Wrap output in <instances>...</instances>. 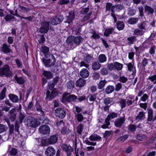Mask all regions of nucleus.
<instances>
[{
    "instance_id": "obj_1",
    "label": "nucleus",
    "mask_w": 156,
    "mask_h": 156,
    "mask_svg": "<svg viewBox=\"0 0 156 156\" xmlns=\"http://www.w3.org/2000/svg\"><path fill=\"white\" fill-rule=\"evenodd\" d=\"M45 57L47 58L42 59V62L46 67L53 66L55 64L56 60L54 56L51 54H46Z\"/></svg>"
},
{
    "instance_id": "obj_2",
    "label": "nucleus",
    "mask_w": 156,
    "mask_h": 156,
    "mask_svg": "<svg viewBox=\"0 0 156 156\" xmlns=\"http://www.w3.org/2000/svg\"><path fill=\"white\" fill-rule=\"evenodd\" d=\"M25 117V114L20 111L18 116V119L15 121V131L17 134L20 133L19 129L20 125L22 123Z\"/></svg>"
},
{
    "instance_id": "obj_3",
    "label": "nucleus",
    "mask_w": 156,
    "mask_h": 156,
    "mask_svg": "<svg viewBox=\"0 0 156 156\" xmlns=\"http://www.w3.org/2000/svg\"><path fill=\"white\" fill-rule=\"evenodd\" d=\"M83 38L80 36H77L75 37H68L67 40L70 42L72 41L74 43L76 46L79 45L83 41Z\"/></svg>"
},
{
    "instance_id": "obj_4",
    "label": "nucleus",
    "mask_w": 156,
    "mask_h": 156,
    "mask_svg": "<svg viewBox=\"0 0 156 156\" xmlns=\"http://www.w3.org/2000/svg\"><path fill=\"white\" fill-rule=\"evenodd\" d=\"M61 148L63 151L66 152L67 156H70L72 152L73 151V148L71 147L69 144H67L65 143L62 144L61 145Z\"/></svg>"
},
{
    "instance_id": "obj_5",
    "label": "nucleus",
    "mask_w": 156,
    "mask_h": 156,
    "mask_svg": "<svg viewBox=\"0 0 156 156\" xmlns=\"http://www.w3.org/2000/svg\"><path fill=\"white\" fill-rule=\"evenodd\" d=\"M63 99L67 102H69L76 101L77 97L73 94L70 95L69 93H65L63 95Z\"/></svg>"
},
{
    "instance_id": "obj_6",
    "label": "nucleus",
    "mask_w": 156,
    "mask_h": 156,
    "mask_svg": "<svg viewBox=\"0 0 156 156\" xmlns=\"http://www.w3.org/2000/svg\"><path fill=\"white\" fill-rule=\"evenodd\" d=\"M55 113L56 116L61 119L64 118L66 115V112L61 108H56Z\"/></svg>"
},
{
    "instance_id": "obj_7",
    "label": "nucleus",
    "mask_w": 156,
    "mask_h": 156,
    "mask_svg": "<svg viewBox=\"0 0 156 156\" xmlns=\"http://www.w3.org/2000/svg\"><path fill=\"white\" fill-rule=\"evenodd\" d=\"M49 22L44 21L41 24L40 32L41 33L45 34L47 32L49 29Z\"/></svg>"
},
{
    "instance_id": "obj_8",
    "label": "nucleus",
    "mask_w": 156,
    "mask_h": 156,
    "mask_svg": "<svg viewBox=\"0 0 156 156\" xmlns=\"http://www.w3.org/2000/svg\"><path fill=\"white\" fill-rule=\"evenodd\" d=\"M38 130L41 133L44 135L49 134L50 132L49 127L47 125L41 126L39 127Z\"/></svg>"
},
{
    "instance_id": "obj_9",
    "label": "nucleus",
    "mask_w": 156,
    "mask_h": 156,
    "mask_svg": "<svg viewBox=\"0 0 156 156\" xmlns=\"http://www.w3.org/2000/svg\"><path fill=\"white\" fill-rule=\"evenodd\" d=\"M126 120L125 116L123 117L118 118L114 121L115 126L118 128H121Z\"/></svg>"
},
{
    "instance_id": "obj_10",
    "label": "nucleus",
    "mask_w": 156,
    "mask_h": 156,
    "mask_svg": "<svg viewBox=\"0 0 156 156\" xmlns=\"http://www.w3.org/2000/svg\"><path fill=\"white\" fill-rule=\"evenodd\" d=\"M10 46L7 44H3L1 47V51L4 54L7 55L10 53H12V51L10 48Z\"/></svg>"
},
{
    "instance_id": "obj_11",
    "label": "nucleus",
    "mask_w": 156,
    "mask_h": 156,
    "mask_svg": "<svg viewBox=\"0 0 156 156\" xmlns=\"http://www.w3.org/2000/svg\"><path fill=\"white\" fill-rule=\"evenodd\" d=\"M25 120V123L28 126L35 127L36 126V121L33 118L28 117L26 118Z\"/></svg>"
},
{
    "instance_id": "obj_12",
    "label": "nucleus",
    "mask_w": 156,
    "mask_h": 156,
    "mask_svg": "<svg viewBox=\"0 0 156 156\" xmlns=\"http://www.w3.org/2000/svg\"><path fill=\"white\" fill-rule=\"evenodd\" d=\"M62 16L58 15L51 19V23L53 25H57L60 23L63 20Z\"/></svg>"
},
{
    "instance_id": "obj_13",
    "label": "nucleus",
    "mask_w": 156,
    "mask_h": 156,
    "mask_svg": "<svg viewBox=\"0 0 156 156\" xmlns=\"http://www.w3.org/2000/svg\"><path fill=\"white\" fill-rule=\"evenodd\" d=\"M16 108H12L9 112V117L12 122H14L16 119Z\"/></svg>"
},
{
    "instance_id": "obj_14",
    "label": "nucleus",
    "mask_w": 156,
    "mask_h": 156,
    "mask_svg": "<svg viewBox=\"0 0 156 156\" xmlns=\"http://www.w3.org/2000/svg\"><path fill=\"white\" fill-rule=\"evenodd\" d=\"M9 66L7 65L4 66L3 68H0V76H2L4 75L7 76L9 75Z\"/></svg>"
},
{
    "instance_id": "obj_15",
    "label": "nucleus",
    "mask_w": 156,
    "mask_h": 156,
    "mask_svg": "<svg viewBox=\"0 0 156 156\" xmlns=\"http://www.w3.org/2000/svg\"><path fill=\"white\" fill-rule=\"evenodd\" d=\"M56 153L55 149L52 146H49L46 148L45 154L47 156H53Z\"/></svg>"
},
{
    "instance_id": "obj_16",
    "label": "nucleus",
    "mask_w": 156,
    "mask_h": 156,
    "mask_svg": "<svg viewBox=\"0 0 156 156\" xmlns=\"http://www.w3.org/2000/svg\"><path fill=\"white\" fill-rule=\"evenodd\" d=\"M106 10H114L116 9H123V6L120 5H117L113 6L112 3H107L106 4Z\"/></svg>"
},
{
    "instance_id": "obj_17",
    "label": "nucleus",
    "mask_w": 156,
    "mask_h": 156,
    "mask_svg": "<svg viewBox=\"0 0 156 156\" xmlns=\"http://www.w3.org/2000/svg\"><path fill=\"white\" fill-rule=\"evenodd\" d=\"M58 135H54L51 136L47 140L48 143L52 145L55 144L57 141Z\"/></svg>"
},
{
    "instance_id": "obj_18",
    "label": "nucleus",
    "mask_w": 156,
    "mask_h": 156,
    "mask_svg": "<svg viewBox=\"0 0 156 156\" xmlns=\"http://www.w3.org/2000/svg\"><path fill=\"white\" fill-rule=\"evenodd\" d=\"M86 83V80L81 78H80L76 82V85L77 87L81 88L84 86Z\"/></svg>"
},
{
    "instance_id": "obj_19",
    "label": "nucleus",
    "mask_w": 156,
    "mask_h": 156,
    "mask_svg": "<svg viewBox=\"0 0 156 156\" xmlns=\"http://www.w3.org/2000/svg\"><path fill=\"white\" fill-rule=\"evenodd\" d=\"M89 71L86 69H83L80 73V75L82 78H86L89 76Z\"/></svg>"
},
{
    "instance_id": "obj_20",
    "label": "nucleus",
    "mask_w": 156,
    "mask_h": 156,
    "mask_svg": "<svg viewBox=\"0 0 156 156\" xmlns=\"http://www.w3.org/2000/svg\"><path fill=\"white\" fill-rule=\"evenodd\" d=\"M74 13L73 11H70L69 12V15L67 20L65 23H67L69 24L72 23L73 20L74 18Z\"/></svg>"
},
{
    "instance_id": "obj_21",
    "label": "nucleus",
    "mask_w": 156,
    "mask_h": 156,
    "mask_svg": "<svg viewBox=\"0 0 156 156\" xmlns=\"http://www.w3.org/2000/svg\"><path fill=\"white\" fill-rule=\"evenodd\" d=\"M9 98L11 101L13 103H17L19 100L18 97L15 94H10L8 95Z\"/></svg>"
},
{
    "instance_id": "obj_22",
    "label": "nucleus",
    "mask_w": 156,
    "mask_h": 156,
    "mask_svg": "<svg viewBox=\"0 0 156 156\" xmlns=\"http://www.w3.org/2000/svg\"><path fill=\"white\" fill-rule=\"evenodd\" d=\"M6 91V88L5 87L2 90L1 93H0V106L1 104H4V101H2L5 97V93Z\"/></svg>"
},
{
    "instance_id": "obj_23",
    "label": "nucleus",
    "mask_w": 156,
    "mask_h": 156,
    "mask_svg": "<svg viewBox=\"0 0 156 156\" xmlns=\"http://www.w3.org/2000/svg\"><path fill=\"white\" fill-rule=\"evenodd\" d=\"M101 65L98 61L94 62L92 63V68L94 71L99 69L101 67Z\"/></svg>"
},
{
    "instance_id": "obj_24",
    "label": "nucleus",
    "mask_w": 156,
    "mask_h": 156,
    "mask_svg": "<svg viewBox=\"0 0 156 156\" xmlns=\"http://www.w3.org/2000/svg\"><path fill=\"white\" fill-rule=\"evenodd\" d=\"M145 112H140L137 115L135 119L138 121L142 120L145 119Z\"/></svg>"
},
{
    "instance_id": "obj_25",
    "label": "nucleus",
    "mask_w": 156,
    "mask_h": 156,
    "mask_svg": "<svg viewBox=\"0 0 156 156\" xmlns=\"http://www.w3.org/2000/svg\"><path fill=\"white\" fill-rule=\"evenodd\" d=\"M128 67V70L130 71H132L133 73L132 74H135L136 70L134 66L131 63H129L126 64Z\"/></svg>"
},
{
    "instance_id": "obj_26",
    "label": "nucleus",
    "mask_w": 156,
    "mask_h": 156,
    "mask_svg": "<svg viewBox=\"0 0 156 156\" xmlns=\"http://www.w3.org/2000/svg\"><path fill=\"white\" fill-rule=\"evenodd\" d=\"M75 83L72 80L68 81L66 83V86L68 90H72L74 87Z\"/></svg>"
},
{
    "instance_id": "obj_27",
    "label": "nucleus",
    "mask_w": 156,
    "mask_h": 156,
    "mask_svg": "<svg viewBox=\"0 0 156 156\" xmlns=\"http://www.w3.org/2000/svg\"><path fill=\"white\" fill-rule=\"evenodd\" d=\"M115 89V87L113 86L108 85L105 89V91L106 94H109L113 92Z\"/></svg>"
},
{
    "instance_id": "obj_28",
    "label": "nucleus",
    "mask_w": 156,
    "mask_h": 156,
    "mask_svg": "<svg viewBox=\"0 0 156 156\" xmlns=\"http://www.w3.org/2000/svg\"><path fill=\"white\" fill-rule=\"evenodd\" d=\"M114 29L115 28L113 27L106 29L104 33V35L106 37H108L110 34L113 33Z\"/></svg>"
},
{
    "instance_id": "obj_29",
    "label": "nucleus",
    "mask_w": 156,
    "mask_h": 156,
    "mask_svg": "<svg viewBox=\"0 0 156 156\" xmlns=\"http://www.w3.org/2000/svg\"><path fill=\"white\" fill-rule=\"evenodd\" d=\"M117 28L119 30H122L124 28L125 25L124 23L121 21H119L116 23Z\"/></svg>"
},
{
    "instance_id": "obj_30",
    "label": "nucleus",
    "mask_w": 156,
    "mask_h": 156,
    "mask_svg": "<svg viewBox=\"0 0 156 156\" xmlns=\"http://www.w3.org/2000/svg\"><path fill=\"white\" fill-rule=\"evenodd\" d=\"M148 118L147 120L148 121H153L154 117L153 115V110L151 109L148 108Z\"/></svg>"
},
{
    "instance_id": "obj_31",
    "label": "nucleus",
    "mask_w": 156,
    "mask_h": 156,
    "mask_svg": "<svg viewBox=\"0 0 156 156\" xmlns=\"http://www.w3.org/2000/svg\"><path fill=\"white\" fill-rule=\"evenodd\" d=\"M114 68L117 71H120L123 68V65L117 62H114Z\"/></svg>"
},
{
    "instance_id": "obj_32",
    "label": "nucleus",
    "mask_w": 156,
    "mask_h": 156,
    "mask_svg": "<svg viewBox=\"0 0 156 156\" xmlns=\"http://www.w3.org/2000/svg\"><path fill=\"white\" fill-rule=\"evenodd\" d=\"M61 132L62 135L68 134L71 133V130L66 126H64L62 129Z\"/></svg>"
},
{
    "instance_id": "obj_33",
    "label": "nucleus",
    "mask_w": 156,
    "mask_h": 156,
    "mask_svg": "<svg viewBox=\"0 0 156 156\" xmlns=\"http://www.w3.org/2000/svg\"><path fill=\"white\" fill-rule=\"evenodd\" d=\"M98 60L99 62L101 63H103L106 61L107 57L104 54H100L98 56Z\"/></svg>"
},
{
    "instance_id": "obj_34",
    "label": "nucleus",
    "mask_w": 156,
    "mask_h": 156,
    "mask_svg": "<svg viewBox=\"0 0 156 156\" xmlns=\"http://www.w3.org/2000/svg\"><path fill=\"white\" fill-rule=\"evenodd\" d=\"M107 83V81L105 80H101L98 84V88L99 89H102Z\"/></svg>"
},
{
    "instance_id": "obj_35",
    "label": "nucleus",
    "mask_w": 156,
    "mask_h": 156,
    "mask_svg": "<svg viewBox=\"0 0 156 156\" xmlns=\"http://www.w3.org/2000/svg\"><path fill=\"white\" fill-rule=\"evenodd\" d=\"M144 31L141 30L139 28H136L134 30L133 34L136 35L141 36L144 34Z\"/></svg>"
},
{
    "instance_id": "obj_36",
    "label": "nucleus",
    "mask_w": 156,
    "mask_h": 156,
    "mask_svg": "<svg viewBox=\"0 0 156 156\" xmlns=\"http://www.w3.org/2000/svg\"><path fill=\"white\" fill-rule=\"evenodd\" d=\"M101 139V137L96 134H94L91 135L89 137V140L91 141L98 140Z\"/></svg>"
},
{
    "instance_id": "obj_37",
    "label": "nucleus",
    "mask_w": 156,
    "mask_h": 156,
    "mask_svg": "<svg viewBox=\"0 0 156 156\" xmlns=\"http://www.w3.org/2000/svg\"><path fill=\"white\" fill-rule=\"evenodd\" d=\"M138 20V19L137 18H131L128 20L127 23L133 25L136 24Z\"/></svg>"
},
{
    "instance_id": "obj_38",
    "label": "nucleus",
    "mask_w": 156,
    "mask_h": 156,
    "mask_svg": "<svg viewBox=\"0 0 156 156\" xmlns=\"http://www.w3.org/2000/svg\"><path fill=\"white\" fill-rule=\"evenodd\" d=\"M9 137L10 136H12V135L14 133L16 134H17L15 131V128H14V126L13 124L11 125H9Z\"/></svg>"
},
{
    "instance_id": "obj_39",
    "label": "nucleus",
    "mask_w": 156,
    "mask_h": 156,
    "mask_svg": "<svg viewBox=\"0 0 156 156\" xmlns=\"http://www.w3.org/2000/svg\"><path fill=\"white\" fill-rule=\"evenodd\" d=\"M136 139L140 141L144 140L147 138V136L144 134H140L136 136Z\"/></svg>"
},
{
    "instance_id": "obj_40",
    "label": "nucleus",
    "mask_w": 156,
    "mask_h": 156,
    "mask_svg": "<svg viewBox=\"0 0 156 156\" xmlns=\"http://www.w3.org/2000/svg\"><path fill=\"white\" fill-rule=\"evenodd\" d=\"M128 42L127 44L128 45H130L133 44L134 42L136 41V37L134 36H132L131 37H128L127 38Z\"/></svg>"
},
{
    "instance_id": "obj_41",
    "label": "nucleus",
    "mask_w": 156,
    "mask_h": 156,
    "mask_svg": "<svg viewBox=\"0 0 156 156\" xmlns=\"http://www.w3.org/2000/svg\"><path fill=\"white\" fill-rule=\"evenodd\" d=\"M75 116L79 122H81L83 119V115L81 114H77L76 112H75Z\"/></svg>"
},
{
    "instance_id": "obj_42",
    "label": "nucleus",
    "mask_w": 156,
    "mask_h": 156,
    "mask_svg": "<svg viewBox=\"0 0 156 156\" xmlns=\"http://www.w3.org/2000/svg\"><path fill=\"white\" fill-rule=\"evenodd\" d=\"M43 74L47 79H50L53 77V75L50 71H44Z\"/></svg>"
},
{
    "instance_id": "obj_43",
    "label": "nucleus",
    "mask_w": 156,
    "mask_h": 156,
    "mask_svg": "<svg viewBox=\"0 0 156 156\" xmlns=\"http://www.w3.org/2000/svg\"><path fill=\"white\" fill-rule=\"evenodd\" d=\"M84 125L83 124L80 123L77 127V133L81 134L83 130Z\"/></svg>"
},
{
    "instance_id": "obj_44",
    "label": "nucleus",
    "mask_w": 156,
    "mask_h": 156,
    "mask_svg": "<svg viewBox=\"0 0 156 156\" xmlns=\"http://www.w3.org/2000/svg\"><path fill=\"white\" fill-rule=\"evenodd\" d=\"M41 51L44 54L45 56V54H49V53H48V52L49 51V48L46 46H42L41 48Z\"/></svg>"
},
{
    "instance_id": "obj_45",
    "label": "nucleus",
    "mask_w": 156,
    "mask_h": 156,
    "mask_svg": "<svg viewBox=\"0 0 156 156\" xmlns=\"http://www.w3.org/2000/svg\"><path fill=\"white\" fill-rule=\"evenodd\" d=\"M87 98L89 99V101L92 102V103L96 100V94H89Z\"/></svg>"
},
{
    "instance_id": "obj_46",
    "label": "nucleus",
    "mask_w": 156,
    "mask_h": 156,
    "mask_svg": "<svg viewBox=\"0 0 156 156\" xmlns=\"http://www.w3.org/2000/svg\"><path fill=\"white\" fill-rule=\"evenodd\" d=\"M100 73L102 75H106L108 74V71L106 68H103L100 70Z\"/></svg>"
},
{
    "instance_id": "obj_47",
    "label": "nucleus",
    "mask_w": 156,
    "mask_h": 156,
    "mask_svg": "<svg viewBox=\"0 0 156 156\" xmlns=\"http://www.w3.org/2000/svg\"><path fill=\"white\" fill-rule=\"evenodd\" d=\"M15 80L17 82L20 84H22L24 82V80L22 77H17L16 76Z\"/></svg>"
},
{
    "instance_id": "obj_48",
    "label": "nucleus",
    "mask_w": 156,
    "mask_h": 156,
    "mask_svg": "<svg viewBox=\"0 0 156 156\" xmlns=\"http://www.w3.org/2000/svg\"><path fill=\"white\" fill-rule=\"evenodd\" d=\"M136 126L134 124H130L129 125L128 129L129 131L131 132H134L136 131Z\"/></svg>"
},
{
    "instance_id": "obj_49",
    "label": "nucleus",
    "mask_w": 156,
    "mask_h": 156,
    "mask_svg": "<svg viewBox=\"0 0 156 156\" xmlns=\"http://www.w3.org/2000/svg\"><path fill=\"white\" fill-rule=\"evenodd\" d=\"M129 136V135L125 134L124 135L119 137L118 139L119 141L123 142L128 138Z\"/></svg>"
},
{
    "instance_id": "obj_50",
    "label": "nucleus",
    "mask_w": 156,
    "mask_h": 156,
    "mask_svg": "<svg viewBox=\"0 0 156 156\" xmlns=\"http://www.w3.org/2000/svg\"><path fill=\"white\" fill-rule=\"evenodd\" d=\"M149 59L144 58L142 60L141 64L143 67H145L148 64Z\"/></svg>"
},
{
    "instance_id": "obj_51",
    "label": "nucleus",
    "mask_w": 156,
    "mask_h": 156,
    "mask_svg": "<svg viewBox=\"0 0 156 156\" xmlns=\"http://www.w3.org/2000/svg\"><path fill=\"white\" fill-rule=\"evenodd\" d=\"M92 56L90 55H87L85 57V60L87 63H89L92 61Z\"/></svg>"
},
{
    "instance_id": "obj_52",
    "label": "nucleus",
    "mask_w": 156,
    "mask_h": 156,
    "mask_svg": "<svg viewBox=\"0 0 156 156\" xmlns=\"http://www.w3.org/2000/svg\"><path fill=\"white\" fill-rule=\"evenodd\" d=\"M118 114L117 113H115L114 112H110L108 115L107 117L108 118L114 119L116 118L117 117Z\"/></svg>"
},
{
    "instance_id": "obj_53",
    "label": "nucleus",
    "mask_w": 156,
    "mask_h": 156,
    "mask_svg": "<svg viewBox=\"0 0 156 156\" xmlns=\"http://www.w3.org/2000/svg\"><path fill=\"white\" fill-rule=\"evenodd\" d=\"M7 129L6 126L0 124V133L5 131Z\"/></svg>"
},
{
    "instance_id": "obj_54",
    "label": "nucleus",
    "mask_w": 156,
    "mask_h": 156,
    "mask_svg": "<svg viewBox=\"0 0 156 156\" xmlns=\"http://www.w3.org/2000/svg\"><path fill=\"white\" fill-rule=\"evenodd\" d=\"M146 24L145 22H141L140 23H139L138 25V27L139 29L141 30H145V27L146 26Z\"/></svg>"
},
{
    "instance_id": "obj_55",
    "label": "nucleus",
    "mask_w": 156,
    "mask_h": 156,
    "mask_svg": "<svg viewBox=\"0 0 156 156\" xmlns=\"http://www.w3.org/2000/svg\"><path fill=\"white\" fill-rule=\"evenodd\" d=\"M119 103L122 108H123L126 107V100L125 99H121Z\"/></svg>"
},
{
    "instance_id": "obj_56",
    "label": "nucleus",
    "mask_w": 156,
    "mask_h": 156,
    "mask_svg": "<svg viewBox=\"0 0 156 156\" xmlns=\"http://www.w3.org/2000/svg\"><path fill=\"white\" fill-rule=\"evenodd\" d=\"M103 100L104 104L106 105H108L112 101V98L109 97H108L105 98Z\"/></svg>"
},
{
    "instance_id": "obj_57",
    "label": "nucleus",
    "mask_w": 156,
    "mask_h": 156,
    "mask_svg": "<svg viewBox=\"0 0 156 156\" xmlns=\"http://www.w3.org/2000/svg\"><path fill=\"white\" fill-rule=\"evenodd\" d=\"M112 133V132L111 131H106L104 133V137L107 139L110 136Z\"/></svg>"
},
{
    "instance_id": "obj_58",
    "label": "nucleus",
    "mask_w": 156,
    "mask_h": 156,
    "mask_svg": "<svg viewBox=\"0 0 156 156\" xmlns=\"http://www.w3.org/2000/svg\"><path fill=\"white\" fill-rule=\"evenodd\" d=\"M0 107L2 108V110L5 111L6 112L9 111L10 108V107H8L5 105H4V104H1Z\"/></svg>"
},
{
    "instance_id": "obj_59",
    "label": "nucleus",
    "mask_w": 156,
    "mask_h": 156,
    "mask_svg": "<svg viewBox=\"0 0 156 156\" xmlns=\"http://www.w3.org/2000/svg\"><path fill=\"white\" fill-rule=\"evenodd\" d=\"M45 41V38L44 35H41L39 38L38 42L40 44H43L44 43Z\"/></svg>"
},
{
    "instance_id": "obj_60",
    "label": "nucleus",
    "mask_w": 156,
    "mask_h": 156,
    "mask_svg": "<svg viewBox=\"0 0 156 156\" xmlns=\"http://www.w3.org/2000/svg\"><path fill=\"white\" fill-rule=\"evenodd\" d=\"M119 81L123 83H125L128 80V78L123 76H120L119 78Z\"/></svg>"
},
{
    "instance_id": "obj_61",
    "label": "nucleus",
    "mask_w": 156,
    "mask_h": 156,
    "mask_svg": "<svg viewBox=\"0 0 156 156\" xmlns=\"http://www.w3.org/2000/svg\"><path fill=\"white\" fill-rule=\"evenodd\" d=\"M122 87V85L121 83H118L117 84H115V90L116 91H118L120 90Z\"/></svg>"
},
{
    "instance_id": "obj_62",
    "label": "nucleus",
    "mask_w": 156,
    "mask_h": 156,
    "mask_svg": "<svg viewBox=\"0 0 156 156\" xmlns=\"http://www.w3.org/2000/svg\"><path fill=\"white\" fill-rule=\"evenodd\" d=\"M35 106L36 107L37 110V111H40L42 112V113H44L43 111L42 110V108L41 106L39 105V103L37 101L35 104Z\"/></svg>"
},
{
    "instance_id": "obj_63",
    "label": "nucleus",
    "mask_w": 156,
    "mask_h": 156,
    "mask_svg": "<svg viewBox=\"0 0 156 156\" xmlns=\"http://www.w3.org/2000/svg\"><path fill=\"white\" fill-rule=\"evenodd\" d=\"M17 153V150L15 148H12L10 151V154L12 155H16Z\"/></svg>"
},
{
    "instance_id": "obj_64",
    "label": "nucleus",
    "mask_w": 156,
    "mask_h": 156,
    "mask_svg": "<svg viewBox=\"0 0 156 156\" xmlns=\"http://www.w3.org/2000/svg\"><path fill=\"white\" fill-rule=\"evenodd\" d=\"M92 37L95 39H98L100 37V36L97 34L96 33L95 31H93L92 33Z\"/></svg>"
}]
</instances>
